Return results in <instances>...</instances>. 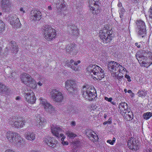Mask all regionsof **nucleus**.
I'll use <instances>...</instances> for the list:
<instances>
[{
    "label": "nucleus",
    "mask_w": 152,
    "mask_h": 152,
    "mask_svg": "<svg viewBox=\"0 0 152 152\" xmlns=\"http://www.w3.org/2000/svg\"><path fill=\"white\" fill-rule=\"evenodd\" d=\"M2 15V13L1 12H0V15Z\"/></svg>",
    "instance_id": "774afa93"
},
{
    "label": "nucleus",
    "mask_w": 152,
    "mask_h": 152,
    "mask_svg": "<svg viewBox=\"0 0 152 152\" xmlns=\"http://www.w3.org/2000/svg\"><path fill=\"white\" fill-rule=\"evenodd\" d=\"M11 3L12 2L10 0H1L0 2L1 7Z\"/></svg>",
    "instance_id": "f704fd0d"
},
{
    "label": "nucleus",
    "mask_w": 152,
    "mask_h": 152,
    "mask_svg": "<svg viewBox=\"0 0 152 152\" xmlns=\"http://www.w3.org/2000/svg\"><path fill=\"white\" fill-rule=\"evenodd\" d=\"M9 123L12 126L20 128L23 126L26 121L22 118L15 116L10 118L8 120Z\"/></svg>",
    "instance_id": "423d86ee"
},
{
    "label": "nucleus",
    "mask_w": 152,
    "mask_h": 152,
    "mask_svg": "<svg viewBox=\"0 0 152 152\" xmlns=\"http://www.w3.org/2000/svg\"><path fill=\"white\" fill-rule=\"evenodd\" d=\"M127 92L129 93H131L132 92V91L131 90H128L127 91Z\"/></svg>",
    "instance_id": "0e129e2a"
},
{
    "label": "nucleus",
    "mask_w": 152,
    "mask_h": 152,
    "mask_svg": "<svg viewBox=\"0 0 152 152\" xmlns=\"http://www.w3.org/2000/svg\"><path fill=\"white\" fill-rule=\"evenodd\" d=\"M93 107H92V109L91 110H94L95 109H96L97 107L96 106V105H93Z\"/></svg>",
    "instance_id": "052dcab7"
},
{
    "label": "nucleus",
    "mask_w": 152,
    "mask_h": 152,
    "mask_svg": "<svg viewBox=\"0 0 152 152\" xmlns=\"http://www.w3.org/2000/svg\"><path fill=\"white\" fill-rule=\"evenodd\" d=\"M5 152H15L14 151L12 150L8 149L5 151Z\"/></svg>",
    "instance_id": "13d9d810"
},
{
    "label": "nucleus",
    "mask_w": 152,
    "mask_h": 152,
    "mask_svg": "<svg viewBox=\"0 0 152 152\" xmlns=\"http://www.w3.org/2000/svg\"><path fill=\"white\" fill-rule=\"evenodd\" d=\"M20 79L22 82L26 85L28 86L33 89L37 88V84L34 79L29 74L24 73L20 76Z\"/></svg>",
    "instance_id": "f03ea898"
},
{
    "label": "nucleus",
    "mask_w": 152,
    "mask_h": 152,
    "mask_svg": "<svg viewBox=\"0 0 152 152\" xmlns=\"http://www.w3.org/2000/svg\"><path fill=\"white\" fill-rule=\"evenodd\" d=\"M124 91L125 92V93H126L127 92V89H126V88H125L124 89Z\"/></svg>",
    "instance_id": "338daca9"
},
{
    "label": "nucleus",
    "mask_w": 152,
    "mask_h": 152,
    "mask_svg": "<svg viewBox=\"0 0 152 152\" xmlns=\"http://www.w3.org/2000/svg\"><path fill=\"white\" fill-rule=\"evenodd\" d=\"M10 90L8 87L6 86L5 84L2 86L1 89H0V93L2 94H5L6 95H8L10 93Z\"/></svg>",
    "instance_id": "a878e982"
},
{
    "label": "nucleus",
    "mask_w": 152,
    "mask_h": 152,
    "mask_svg": "<svg viewBox=\"0 0 152 152\" xmlns=\"http://www.w3.org/2000/svg\"><path fill=\"white\" fill-rule=\"evenodd\" d=\"M125 77L127 79V80L128 81L130 82L131 81V80L130 79V76L127 75H126L125 76Z\"/></svg>",
    "instance_id": "603ef678"
},
{
    "label": "nucleus",
    "mask_w": 152,
    "mask_h": 152,
    "mask_svg": "<svg viewBox=\"0 0 152 152\" xmlns=\"http://www.w3.org/2000/svg\"><path fill=\"white\" fill-rule=\"evenodd\" d=\"M126 70V69L125 68L120 64V66H118V74L119 73H123Z\"/></svg>",
    "instance_id": "e433bc0d"
},
{
    "label": "nucleus",
    "mask_w": 152,
    "mask_h": 152,
    "mask_svg": "<svg viewBox=\"0 0 152 152\" xmlns=\"http://www.w3.org/2000/svg\"><path fill=\"white\" fill-rule=\"evenodd\" d=\"M48 9L49 10H52V7L51 6H49L48 7Z\"/></svg>",
    "instance_id": "e2e57ef3"
},
{
    "label": "nucleus",
    "mask_w": 152,
    "mask_h": 152,
    "mask_svg": "<svg viewBox=\"0 0 152 152\" xmlns=\"http://www.w3.org/2000/svg\"><path fill=\"white\" fill-rule=\"evenodd\" d=\"M11 43L12 44V52L14 53H16L18 50V47L16 45V43L14 42L11 41Z\"/></svg>",
    "instance_id": "7c9ffc66"
},
{
    "label": "nucleus",
    "mask_w": 152,
    "mask_h": 152,
    "mask_svg": "<svg viewBox=\"0 0 152 152\" xmlns=\"http://www.w3.org/2000/svg\"><path fill=\"white\" fill-rule=\"evenodd\" d=\"M15 100L16 101H19V102H21L22 101V99H21V97L20 96H17L15 99Z\"/></svg>",
    "instance_id": "8fccbe9b"
},
{
    "label": "nucleus",
    "mask_w": 152,
    "mask_h": 152,
    "mask_svg": "<svg viewBox=\"0 0 152 152\" xmlns=\"http://www.w3.org/2000/svg\"><path fill=\"white\" fill-rule=\"evenodd\" d=\"M118 11L120 14V17L122 18H123L124 13L125 12V10L124 8L122 9H119Z\"/></svg>",
    "instance_id": "79ce46f5"
},
{
    "label": "nucleus",
    "mask_w": 152,
    "mask_h": 152,
    "mask_svg": "<svg viewBox=\"0 0 152 152\" xmlns=\"http://www.w3.org/2000/svg\"><path fill=\"white\" fill-rule=\"evenodd\" d=\"M43 142L52 148L56 147L57 141L53 137L47 136L44 139Z\"/></svg>",
    "instance_id": "dca6fc26"
},
{
    "label": "nucleus",
    "mask_w": 152,
    "mask_h": 152,
    "mask_svg": "<svg viewBox=\"0 0 152 152\" xmlns=\"http://www.w3.org/2000/svg\"><path fill=\"white\" fill-rule=\"evenodd\" d=\"M42 14L40 11L34 10L31 11L30 19L31 21H39L41 18Z\"/></svg>",
    "instance_id": "2eb2a0df"
},
{
    "label": "nucleus",
    "mask_w": 152,
    "mask_h": 152,
    "mask_svg": "<svg viewBox=\"0 0 152 152\" xmlns=\"http://www.w3.org/2000/svg\"><path fill=\"white\" fill-rule=\"evenodd\" d=\"M86 134L90 140L94 141L97 140L98 137L97 134L91 130H86Z\"/></svg>",
    "instance_id": "412c9836"
},
{
    "label": "nucleus",
    "mask_w": 152,
    "mask_h": 152,
    "mask_svg": "<svg viewBox=\"0 0 152 152\" xmlns=\"http://www.w3.org/2000/svg\"><path fill=\"white\" fill-rule=\"evenodd\" d=\"M116 139L115 138L113 137V138L112 140H108L107 142V143H108L111 145H113L114 144V143L115 142V141Z\"/></svg>",
    "instance_id": "a18cd8bd"
},
{
    "label": "nucleus",
    "mask_w": 152,
    "mask_h": 152,
    "mask_svg": "<svg viewBox=\"0 0 152 152\" xmlns=\"http://www.w3.org/2000/svg\"><path fill=\"white\" fill-rule=\"evenodd\" d=\"M37 84L40 86H42V83H41L40 81H39L37 83Z\"/></svg>",
    "instance_id": "bf43d9fd"
},
{
    "label": "nucleus",
    "mask_w": 152,
    "mask_h": 152,
    "mask_svg": "<svg viewBox=\"0 0 152 152\" xmlns=\"http://www.w3.org/2000/svg\"><path fill=\"white\" fill-rule=\"evenodd\" d=\"M56 4L57 9L59 11L66 9V7L63 0H57Z\"/></svg>",
    "instance_id": "4be33fe9"
},
{
    "label": "nucleus",
    "mask_w": 152,
    "mask_h": 152,
    "mask_svg": "<svg viewBox=\"0 0 152 152\" xmlns=\"http://www.w3.org/2000/svg\"><path fill=\"white\" fill-rule=\"evenodd\" d=\"M44 107L46 111L52 113L55 112L54 108L52 105H44Z\"/></svg>",
    "instance_id": "c85d7f7f"
},
{
    "label": "nucleus",
    "mask_w": 152,
    "mask_h": 152,
    "mask_svg": "<svg viewBox=\"0 0 152 152\" xmlns=\"http://www.w3.org/2000/svg\"><path fill=\"white\" fill-rule=\"evenodd\" d=\"M86 70L89 75L98 80H100L104 77L103 70L96 64L90 65L87 67Z\"/></svg>",
    "instance_id": "f257e3e1"
},
{
    "label": "nucleus",
    "mask_w": 152,
    "mask_h": 152,
    "mask_svg": "<svg viewBox=\"0 0 152 152\" xmlns=\"http://www.w3.org/2000/svg\"><path fill=\"white\" fill-rule=\"evenodd\" d=\"M26 138L28 140L33 142L36 138V135L33 132H28L25 135Z\"/></svg>",
    "instance_id": "393cba45"
},
{
    "label": "nucleus",
    "mask_w": 152,
    "mask_h": 152,
    "mask_svg": "<svg viewBox=\"0 0 152 152\" xmlns=\"http://www.w3.org/2000/svg\"><path fill=\"white\" fill-rule=\"evenodd\" d=\"M152 116V113L150 112H147L143 114L144 119L147 120Z\"/></svg>",
    "instance_id": "4c0bfd02"
},
{
    "label": "nucleus",
    "mask_w": 152,
    "mask_h": 152,
    "mask_svg": "<svg viewBox=\"0 0 152 152\" xmlns=\"http://www.w3.org/2000/svg\"><path fill=\"white\" fill-rule=\"evenodd\" d=\"M104 99L106 100L109 102H111V101L113 99V98L111 97H110L109 98H108L107 97L105 96L104 97Z\"/></svg>",
    "instance_id": "09e8293b"
},
{
    "label": "nucleus",
    "mask_w": 152,
    "mask_h": 152,
    "mask_svg": "<svg viewBox=\"0 0 152 152\" xmlns=\"http://www.w3.org/2000/svg\"><path fill=\"white\" fill-rule=\"evenodd\" d=\"M128 145L129 148L132 150H137V147L135 140L131 137L129 140Z\"/></svg>",
    "instance_id": "5701e85b"
},
{
    "label": "nucleus",
    "mask_w": 152,
    "mask_h": 152,
    "mask_svg": "<svg viewBox=\"0 0 152 152\" xmlns=\"http://www.w3.org/2000/svg\"><path fill=\"white\" fill-rule=\"evenodd\" d=\"M107 115L105 114H104V118H107Z\"/></svg>",
    "instance_id": "69168bd1"
},
{
    "label": "nucleus",
    "mask_w": 152,
    "mask_h": 152,
    "mask_svg": "<svg viewBox=\"0 0 152 152\" xmlns=\"http://www.w3.org/2000/svg\"><path fill=\"white\" fill-rule=\"evenodd\" d=\"M125 114L124 115V118L126 119L127 120L130 121L132 120L133 118V115L131 113H130L129 112H128V113L130 114H127L126 112H125Z\"/></svg>",
    "instance_id": "473e14b6"
},
{
    "label": "nucleus",
    "mask_w": 152,
    "mask_h": 152,
    "mask_svg": "<svg viewBox=\"0 0 152 152\" xmlns=\"http://www.w3.org/2000/svg\"><path fill=\"white\" fill-rule=\"evenodd\" d=\"M20 10L21 13L23 14L26 12V9L25 8L21 7L20 8Z\"/></svg>",
    "instance_id": "de8ad7c7"
},
{
    "label": "nucleus",
    "mask_w": 152,
    "mask_h": 152,
    "mask_svg": "<svg viewBox=\"0 0 152 152\" xmlns=\"http://www.w3.org/2000/svg\"><path fill=\"white\" fill-rule=\"evenodd\" d=\"M139 61L140 66H142V62H145V61H144L143 60H141V62H140V61Z\"/></svg>",
    "instance_id": "6e6d98bb"
},
{
    "label": "nucleus",
    "mask_w": 152,
    "mask_h": 152,
    "mask_svg": "<svg viewBox=\"0 0 152 152\" xmlns=\"http://www.w3.org/2000/svg\"><path fill=\"white\" fill-rule=\"evenodd\" d=\"M40 104H50L45 98L40 97L39 99Z\"/></svg>",
    "instance_id": "c9c22d12"
},
{
    "label": "nucleus",
    "mask_w": 152,
    "mask_h": 152,
    "mask_svg": "<svg viewBox=\"0 0 152 152\" xmlns=\"http://www.w3.org/2000/svg\"><path fill=\"white\" fill-rule=\"evenodd\" d=\"M12 4H8L4 6L1 7L2 11L5 12H8L11 10Z\"/></svg>",
    "instance_id": "c756f323"
},
{
    "label": "nucleus",
    "mask_w": 152,
    "mask_h": 152,
    "mask_svg": "<svg viewBox=\"0 0 152 152\" xmlns=\"http://www.w3.org/2000/svg\"><path fill=\"white\" fill-rule=\"evenodd\" d=\"M135 45L138 48H140V45H138V43L137 42L136 43H135Z\"/></svg>",
    "instance_id": "4d7b16f0"
},
{
    "label": "nucleus",
    "mask_w": 152,
    "mask_h": 152,
    "mask_svg": "<svg viewBox=\"0 0 152 152\" xmlns=\"http://www.w3.org/2000/svg\"><path fill=\"white\" fill-rule=\"evenodd\" d=\"M118 6L119 7V9H122L124 8L122 6L121 3L120 2H119L118 4Z\"/></svg>",
    "instance_id": "864d4df0"
},
{
    "label": "nucleus",
    "mask_w": 152,
    "mask_h": 152,
    "mask_svg": "<svg viewBox=\"0 0 152 152\" xmlns=\"http://www.w3.org/2000/svg\"><path fill=\"white\" fill-rule=\"evenodd\" d=\"M128 105H126L125 107L124 105H119L118 107L121 111H124L126 110V109H127V106Z\"/></svg>",
    "instance_id": "c03bdc74"
},
{
    "label": "nucleus",
    "mask_w": 152,
    "mask_h": 152,
    "mask_svg": "<svg viewBox=\"0 0 152 152\" xmlns=\"http://www.w3.org/2000/svg\"><path fill=\"white\" fill-rule=\"evenodd\" d=\"M6 136L8 140L12 144L14 141L18 134L16 132H12L11 131H4Z\"/></svg>",
    "instance_id": "a211bd4d"
},
{
    "label": "nucleus",
    "mask_w": 152,
    "mask_h": 152,
    "mask_svg": "<svg viewBox=\"0 0 152 152\" xmlns=\"http://www.w3.org/2000/svg\"><path fill=\"white\" fill-rule=\"evenodd\" d=\"M138 96L142 98H144L147 94V91L144 90H139L138 92Z\"/></svg>",
    "instance_id": "72a5a7b5"
},
{
    "label": "nucleus",
    "mask_w": 152,
    "mask_h": 152,
    "mask_svg": "<svg viewBox=\"0 0 152 152\" xmlns=\"http://www.w3.org/2000/svg\"><path fill=\"white\" fill-rule=\"evenodd\" d=\"M16 75V73L15 72H12L11 73V74H8L7 75V76L11 79H13L14 77Z\"/></svg>",
    "instance_id": "ea45409f"
},
{
    "label": "nucleus",
    "mask_w": 152,
    "mask_h": 152,
    "mask_svg": "<svg viewBox=\"0 0 152 152\" xmlns=\"http://www.w3.org/2000/svg\"><path fill=\"white\" fill-rule=\"evenodd\" d=\"M52 133L55 136L58 138L61 137L63 135L61 133L63 132L62 129L57 126H52L51 127Z\"/></svg>",
    "instance_id": "4468645a"
},
{
    "label": "nucleus",
    "mask_w": 152,
    "mask_h": 152,
    "mask_svg": "<svg viewBox=\"0 0 152 152\" xmlns=\"http://www.w3.org/2000/svg\"><path fill=\"white\" fill-rule=\"evenodd\" d=\"M112 119L111 118V117L110 118H109L108 121L104 122L103 123V124L104 125H105L106 124H110L112 123Z\"/></svg>",
    "instance_id": "49530a36"
},
{
    "label": "nucleus",
    "mask_w": 152,
    "mask_h": 152,
    "mask_svg": "<svg viewBox=\"0 0 152 152\" xmlns=\"http://www.w3.org/2000/svg\"><path fill=\"white\" fill-rule=\"evenodd\" d=\"M112 32L110 30L103 29L100 30L99 33V37L104 43L110 42L113 39Z\"/></svg>",
    "instance_id": "20e7f679"
},
{
    "label": "nucleus",
    "mask_w": 152,
    "mask_h": 152,
    "mask_svg": "<svg viewBox=\"0 0 152 152\" xmlns=\"http://www.w3.org/2000/svg\"><path fill=\"white\" fill-rule=\"evenodd\" d=\"M92 91L94 89L91 86L88 85L84 86L82 89L83 97L88 100H92L96 97Z\"/></svg>",
    "instance_id": "0eeeda50"
},
{
    "label": "nucleus",
    "mask_w": 152,
    "mask_h": 152,
    "mask_svg": "<svg viewBox=\"0 0 152 152\" xmlns=\"http://www.w3.org/2000/svg\"><path fill=\"white\" fill-rule=\"evenodd\" d=\"M61 137L62 138L61 139V140L62 141L61 143H62V144L63 145H68V142L67 141H64V139L65 138V136L64 135H63L62 136V137Z\"/></svg>",
    "instance_id": "37998d69"
},
{
    "label": "nucleus",
    "mask_w": 152,
    "mask_h": 152,
    "mask_svg": "<svg viewBox=\"0 0 152 152\" xmlns=\"http://www.w3.org/2000/svg\"><path fill=\"white\" fill-rule=\"evenodd\" d=\"M65 88L68 92L72 95L77 93V89L76 83L74 80H68L65 83Z\"/></svg>",
    "instance_id": "6e6552de"
},
{
    "label": "nucleus",
    "mask_w": 152,
    "mask_h": 152,
    "mask_svg": "<svg viewBox=\"0 0 152 152\" xmlns=\"http://www.w3.org/2000/svg\"><path fill=\"white\" fill-rule=\"evenodd\" d=\"M148 54L150 56L148 57L146 56L140 54L139 53H137L136 54V57L138 61L141 62L142 60L146 61H145V62H142V66L147 67L152 64V53L149 52Z\"/></svg>",
    "instance_id": "39448f33"
},
{
    "label": "nucleus",
    "mask_w": 152,
    "mask_h": 152,
    "mask_svg": "<svg viewBox=\"0 0 152 152\" xmlns=\"http://www.w3.org/2000/svg\"><path fill=\"white\" fill-rule=\"evenodd\" d=\"M37 118V120L36 125L39 128L43 127L47 123L46 119L40 117L39 116H38Z\"/></svg>",
    "instance_id": "b1692460"
},
{
    "label": "nucleus",
    "mask_w": 152,
    "mask_h": 152,
    "mask_svg": "<svg viewBox=\"0 0 152 152\" xmlns=\"http://www.w3.org/2000/svg\"><path fill=\"white\" fill-rule=\"evenodd\" d=\"M68 137H75L76 136L75 134H74L71 132H67L66 133Z\"/></svg>",
    "instance_id": "a19ab883"
},
{
    "label": "nucleus",
    "mask_w": 152,
    "mask_h": 152,
    "mask_svg": "<svg viewBox=\"0 0 152 152\" xmlns=\"http://www.w3.org/2000/svg\"><path fill=\"white\" fill-rule=\"evenodd\" d=\"M120 66V64L116 62L112 61L109 62L108 64V67L109 69L111 71L112 76L121 79L122 77L121 76L119 77L118 75V66Z\"/></svg>",
    "instance_id": "1a4fd4ad"
},
{
    "label": "nucleus",
    "mask_w": 152,
    "mask_h": 152,
    "mask_svg": "<svg viewBox=\"0 0 152 152\" xmlns=\"http://www.w3.org/2000/svg\"><path fill=\"white\" fill-rule=\"evenodd\" d=\"M71 125L72 126H75L76 125V123L74 121H72L71 123Z\"/></svg>",
    "instance_id": "5fc2aeb1"
},
{
    "label": "nucleus",
    "mask_w": 152,
    "mask_h": 152,
    "mask_svg": "<svg viewBox=\"0 0 152 152\" xmlns=\"http://www.w3.org/2000/svg\"><path fill=\"white\" fill-rule=\"evenodd\" d=\"M136 23L137 29H140L142 28H145V23L144 21L140 20H137Z\"/></svg>",
    "instance_id": "cd10ccee"
},
{
    "label": "nucleus",
    "mask_w": 152,
    "mask_h": 152,
    "mask_svg": "<svg viewBox=\"0 0 152 152\" xmlns=\"http://www.w3.org/2000/svg\"><path fill=\"white\" fill-rule=\"evenodd\" d=\"M4 84L0 82V89H1L2 86H3Z\"/></svg>",
    "instance_id": "680f3d73"
},
{
    "label": "nucleus",
    "mask_w": 152,
    "mask_h": 152,
    "mask_svg": "<svg viewBox=\"0 0 152 152\" xmlns=\"http://www.w3.org/2000/svg\"><path fill=\"white\" fill-rule=\"evenodd\" d=\"M89 6L91 10H92V12L94 13H97L99 7L98 5V1L95 0H89Z\"/></svg>",
    "instance_id": "f3484780"
},
{
    "label": "nucleus",
    "mask_w": 152,
    "mask_h": 152,
    "mask_svg": "<svg viewBox=\"0 0 152 152\" xmlns=\"http://www.w3.org/2000/svg\"><path fill=\"white\" fill-rule=\"evenodd\" d=\"M43 37L47 41H50L55 38L56 35V30L50 26H45L42 28Z\"/></svg>",
    "instance_id": "7ed1b4c3"
},
{
    "label": "nucleus",
    "mask_w": 152,
    "mask_h": 152,
    "mask_svg": "<svg viewBox=\"0 0 152 152\" xmlns=\"http://www.w3.org/2000/svg\"><path fill=\"white\" fill-rule=\"evenodd\" d=\"M50 95L53 101L56 102H61L64 99V96L62 93L57 89L51 90Z\"/></svg>",
    "instance_id": "9d476101"
},
{
    "label": "nucleus",
    "mask_w": 152,
    "mask_h": 152,
    "mask_svg": "<svg viewBox=\"0 0 152 152\" xmlns=\"http://www.w3.org/2000/svg\"><path fill=\"white\" fill-rule=\"evenodd\" d=\"M10 24L14 28H18L20 26L19 20L15 14L10 15L9 16Z\"/></svg>",
    "instance_id": "ddd939ff"
},
{
    "label": "nucleus",
    "mask_w": 152,
    "mask_h": 152,
    "mask_svg": "<svg viewBox=\"0 0 152 152\" xmlns=\"http://www.w3.org/2000/svg\"><path fill=\"white\" fill-rule=\"evenodd\" d=\"M70 28H71V33L74 36H77L78 34V30L77 27L75 25L71 26Z\"/></svg>",
    "instance_id": "bb28decb"
},
{
    "label": "nucleus",
    "mask_w": 152,
    "mask_h": 152,
    "mask_svg": "<svg viewBox=\"0 0 152 152\" xmlns=\"http://www.w3.org/2000/svg\"><path fill=\"white\" fill-rule=\"evenodd\" d=\"M76 45L75 44H71L66 46V49L67 52L70 54L75 55L77 53L76 50Z\"/></svg>",
    "instance_id": "aec40b11"
},
{
    "label": "nucleus",
    "mask_w": 152,
    "mask_h": 152,
    "mask_svg": "<svg viewBox=\"0 0 152 152\" xmlns=\"http://www.w3.org/2000/svg\"><path fill=\"white\" fill-rule=\"evenodd\" d=\"M5 28L4 24V23L1 20H0V33H2L4 30Z\"/></svg>",
    "instance_id": "58836bf2"
},
{
    "label": "nucleus",
    "mask_w": 152,
    "mask_h": 152,
    "mask_svg": "<svg viewBox=\"0 0 152 152\" xmlns=\"http://www.w3.org/2000/svg\"><path fill=\"white\" fill-rule=\"evenodd\" d=\"M80 63V61H78L77 62H74L73 60L71 59L70 61L67 59H65L63 63V64L64 66L70 67L75 71H77L78 69V67L77 66L78 64Z\"/></svg>",
    "instance_id": "f8f14e48"
},
{
    "label": "nucleus",
    "mask_w": 152,
    "mask_h": 152,
    "mask_svg": "<svg viewBox=\"0 0 152 152\" xmlns=\"http://www.w3.org/2000/svg\"><path fill=\"white\" fill-rule=\"evenodd\" d=\"M149 12L150 13L149 15L150 17L152 18V6L150 8Z\"/></svg>",
    "instance_id": "3c124183"
},
{
    "label": "nucleus",
    "mask_w": 152,
    "mask_h": 152,
    "mask_svg": "<svg viewBox=\"0 0 152 152\" xmlns=\"http://www.w3.org/2000/svg\"><path fill=\"white\" fill-rule=\"evenodd\" d=\"M24 143V140L18 134L12 144L18 147L23 146Z\"/></svg>",
    "instance_id": "6ab92c4d"
},
{
    "label": "nucleus",
    "mask_w": 152,
    "mask_h": 152,
    "mask_svg": "<svg viewBox=\"0 0 152 152\" xmlns=\"http://www.w3.org/2000/svg\"><path fill=\"white\" fill-rule=\"evenodd\" d=\"M24 96L26 101L29 103L33 104L35 103L36 99L34 94L32 90H27L24 93Z\"/></svg>",
    "instance_id": "9b49d317"
},
{
    "label": "nucleus",
    "mask_w": 152,
    "mask_h": 152,
    "mask_svg": "<svg viewBox=\"0 0 152 152\" xmlns=\"http://www.w3.org/2000/svg\"><path fill=\"white\" fill-rule=\"evenodd\" d=\"M138 34V35L141 36L142 37H143L146 34L145 28H142L140 29H137Z\"/></svg>",
    "instance_id": "2f4dec72"
}]
</instances>
